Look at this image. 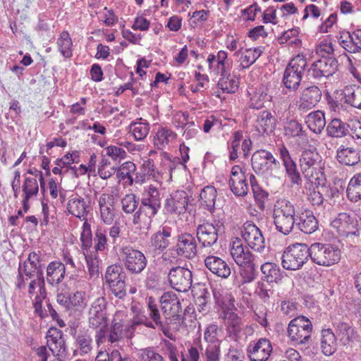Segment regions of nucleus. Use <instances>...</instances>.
I'll use <instances>...</instances> for the list:
<instances>
[{"label":"nucleus","mask_w":361,"mask_h":361,"mask_svg":"<svg viewBox=\"0 0 361 361\" xmlns=\"http://www.w3.org/2000/svg\"><path fill=\"white\" fill-rule=\"evenodd\" d=\"M279 165V161L267 150L259 149L252 154V167L257 174H270Z\"/></svg>","instance_id":"ddd939ff"},{"label":"nucleus","mask_w":361,"mask_h":361,"mask_svg":"<svg viewBox=\"0 0 361 361\" xmlns=\"http://www.w3.org/2000/svg\"><path fill=\"white\" fill-rule=\"evenodd\" d=\"M66 274L65 264L59 261H54L47 268V280L51 285L60 283Z\"/></svg>","instance_id":"f704fd0d"},{"label":"nucleus","mask_w":361,"mask_h":361,"mask_svg":"<svg viewBox=\"0 0 361 361\" xmlns=\"http://www.w3.org/2000/svg\"><path fill=\"white\" fill-rule=\"evenodd\" d=\"M346 192L348 198L353 202H357L361 199V173L350 179Z\"/></svg>","instance_id":"8fccbe9b"},{"label":"nucleus","mask_w":361,"mask_h":361,"mask_svg":"<svg viewBox=\"0 0 361 361\" xmlns=\"http://www.w3.org/2000/svg\"><path fill=\"white\" fill-rule=\"evenodd\" d=\"M331 226L336 229L341 236L348 237L349 235H358L357 224L355 217L349 214L340 213L338 216L332 221Z\"/></svg>","instance_id":"412c9836"},{"label":"nucleus","mask_w":361,"mask_h":361,"mask_svg":"<svg viewBox=\"0 0 361 361\" xmlns=\"http://www.w3.org/2000/svg\"><path fill=\"white\" fill-rule=\"evenodd\" d=\"M340 45L350 53L361 51V28L352 32L343 33L339 38Z\"/></svg>","instance_id":"c756f323"},{"label":"nucleus","mask_w":361,"mask_h":361,"mask_svg":"<svg viewBox=\"0 0 361 361\" xmlns=\"http://www.w3.org/2000/svg\"><path fill=\"white\" fill-rule=\"evenodd\" d=\"M306 66V59L302 55L298 54L290 61L284 71L283 78L286 88L293 90L298 88Z\"/></svg>","instance_id":"6e6552de"},{"label":"nucleus","mask_w":361,"mask_h":361,"mask_svg":"<svg viewBox=\"0 0 361 361\" xmlns=\"http://www.w3.org/2000/svg\"><path fill=\"white\" fill-rule=\"evenodd\" d=\"M164 318L166 322L178 324L180 319H186L188 314H194L195 308L187 307L184 312V317L181 315L182 307L180 300L172 291L164 293L160 298Z\"/></svg>","instance_id":"7ed1b4c3"},{"label":"nucleus","mask_w":361,"mask_h":361,"mask_svg":"<svg viewBox=\"0 0 361 361\" xmlns=\"http://www.w3.org/2000/svg\"><path fill=\"white\" fill-rule=\"evenodd\" d=\"M241 235L254 251L262 252L265 249L264 238L260 229L252 221H246L241 229Z\"/></svg>","instance_id":"4468645a"},{"label":"nucleus","mask_w":361,"mask_h":361,"mask_svg":"<svg viewBox=\"0 0 361 361\" xmlns=\"http://www.w3.org/2000/svg\"><path fill=\"white\" fill-rule=\"evenodd\" d=\"M171 236V228L166 226H163L152 235V245L155 249L163 251L169 245Z\"/></svg>","instance_id":"58836bf2"},{"label":"nucleus","mask_w":361,"mask_h":361,"mask_svg":"<svg viewBox=\"0 0 361 361\" xmlns=\"http://www.w3.org/2000/svg\"><path fill=\"white\" fill-rule=\"evenodd\" d=\"M337 69L338 61L335 58L322 57L312 64L309 72L314 78L319 79L333 75Z\"/></svg>","instance_id":"a211bd4d"},{"label":"nucleus","mask_w":361,"mask_h":361,"mask_svg":"<svg viewBox=\"0 0 361 361\" xmlns=\"http://www.w3.org/2000/svg\"><path fill=\"white\" fill-rule=\"evenodd\" d=\"M136 171V166L132 161H126L121 165L117 169L116 176L122 180L126 179V183L132 185L133 183V178L132 174Z\"/></svg>","instance_id":"603ef678"},{"label":"nucleus","mask_w":361,"mask_h":361,"mask_svg":"<svg viewBox=\"0 0 361 361\" xmlns=\"http://www.w3.org/2000/svg\"><path fill=\"white\" fill-rule=\"evenodd\" d=\"M262 53V51L259 47L246 49L245 54L240 58L242 67L243 68H249L261 56Z\"/></svg>","instance_id":"bf43d9fd"},{"label":"nucleus","mask_w":361,"mask_h":361,"mask_svg":"<svg viewBox=\"0 0 361 361\" xmlns=\"http://www.w3.org/2000/svg\"><path fill=\"white\" fill-rule=\"evenodd\" d=\"M334 328L336 337L342 345H346L354 340L355 337V331L348 323L337 322L335 324Z\"/></svg>","instance_id":"c9c22d12"},{"label":"nucleus","mask_w":361,"mask_h":361,"mask_svg":"<svg viewBox=\"0 0 361 361\" xmlns=\"http://www.w3.org/2000/svg\"><path fill=\"white\" fill-rule=\"evenodd\" d=\"M168 281L174 290L185 293L192 286V273L189 269L184 267H173L169 271Z\"/></svg>","instance_id":"f8f14e48"},{"label":"nucleus","mask_w":361,"mask_h":361,"mask_svg":"<svg viewBox=\"0 0 361 361\" xmlns=\"http://www.w3.org/2000/svg\"><path fill=\"white\" fill-rule=\"evenodd\" d=\"M341 101L343 103L361 110V86L356 84L346 85L342 90Z\"/></svg>","instance_id":"2f4dec72"},{"label":"nucleus","mask_w":361,"mask_h":361,"mask_svg":"<svg viewBox=\"0 0 361 361\" xmlns=\"http://www.w3.org/2000/svg\"><path fill=\"white\" fill-rule=\"evenodd\" d=\"M312 333V322L304 316L295 317L288 324V336L290 341L297 344L309 343Z\"/></svg>","instance_id":"1a4fd4ad"},{"label":"nucleus","mask_w":361,"mask_h":361,"mask_svg":"<svg viewBox=\"0 0 361 361\" xmlns=\"http://www.w3.org/2000/svg\"><path fill=\"white\" fill-rule=\"evenodd\" d=\"M148 315L152 322L147 321V319H144L142 318L135 319L134 320L142 321V323H140V324H144L148 328L154 329L158 328L168 338L171 340L174 339L173 334L169 332L170 323L166 322V319H164V317H162L161 316L158 306L152 298H149L148 300Z\"/></svg>","instance_id":"9b49d317"},{"label":"nucleus","mask_w":361,"mask_h":361,"mask_svg":"<svg viewBox=\"0 0 361 361\" xmlns=\"http://www.w3.org/2000/svg\"><path fill=\"white\" fill-rule=\"evenodd\" d=\"M126 274L123 268L118 264H114L107 267L104 279L106 283L108 284L119 279H126Z\"/></svg>","instance_id":"864d4df0"},{"label":"nucleus","mask_w":361,"mask_h":361,"mask_svg":"<svg viewBox=\"0 0 361 361\" xmlns=\"http://www.w3.org/2000/svg\"><path fill=\"white\" fill-rule=\"evenodd\" d=\"M174 250L179 257L192 259L197 255V247L195 237L189 233L178 235Z\"/></svg>","instance_id":"f3484780"},{"label":"nucleus","mask_w":361,"mask_h":361,"mask_svg":"<svg viewBox=\"0 0 361 361\" xmlns=\"http://www.w3.org/2000/svg\"><path fill=\"white\" fill-rule=\"evenodd\" d=\"M296 214L295 206L290 200H278L273 212L276 229L285 235L290 233L295 226Z\"/></svg>","instance_id":"f03ea898"},{"label":"nucleus","mask_w":361,"mask_h":361,"mask_svg":"<svg viewBox=\"0 0 361 361\" xmlns=\"http://www.w3.org/2000/svg\"><path fill=\"white\" fill-rule=\"evenodd\" d=\"M221 343H207L202 356L205 361H219L221 356Z\"/></svg>","instance_id":"13d9d810"},{"label":"nucleus","mask_w":361,"mask_h":361,"mask_svg":"<svg viewBox=\"0 0 361 361\" xmlns=\"http://www.w3.org/2000/svg\"><path fill=\"white\" fill-rule=\"evenodd\" d=\"M321 348L327 356L333 355L337 350V338L331 329L322 331Z\"/></svg>","instance_id":"e433bc0d"},{"label":"nucleus","mask_w":361,"mask_h":361,"mask_svg":"<svg viewBox=\"0 0 361 361\" xmlns=\"http://www.w3.org/2000/svg\"><path fill=\"white\" fill-rule=\"evenodd\" d=\"M224 319L230 334L238 335L242 329L241 319L233 312H224Z\"/></svg>","instance_id":"49530a36"},{"label":"nucleus","mask_w":361,"mask_h":361,"mask_svg":"<svg viewBox=\"0 0 361 361\" xmlns=\"http://www.w3.org/2000/svg\"><path fill=\"white\" fill-rule=\"evenodd\" d=\"M324 163L320 154L315 150L303 151L300 158V171L304 177L311 181L317 180L324 176Z\"/></svg>","instance_id":"20e7f679"},{"label":"nucleus","mask_w":361,"mask_h":361,"mask_svg":"<svg viewBox=\"0 0 361 361\" xmlns=\"http://www.w3.org/2000/svg\"><path fill=\"white\" fill-rule=\"evenodd\" d=\"M66 208L69 214L81 220H85L90 212V200L87 197H82L77 194L72 195L68 199Z\"/></svg>","instance_id":"5701e85b"},{"label":"nucleus","mask_w":361,"mask_h":361,"mask_svg":"<svg viewBox=\"0 0 361 361\" xmlns=\"http://www.w3.org/2000/svg\"><path fill=\"white\" fill-rule=\"evenodd\" d=\"M336 157L341 164L346 166H354L360 161L359 151L353 147H341Z\"/></svg>","instance_id":"4c0bfd02"},{"label":"nucleus","mask_w":361,"mask_h":361,"mask_svg":"<svg viewBox=\"0 0 361 361\" xmlns=\"http://www.w3.org/2000/svg\"><path fill=\"white\" fill-rule=\"evenodd\" d=\"M163 343L165 346L166 353L169 361H198L200 358L199 350L195 347H191L188 350V354L185 355L183 352L179 353L177 347L173 343L164 339Z\"/></svg>","instance_id":"393cba45"},{"label":"nucleus","mask_w":361,"mask_h":361,"mask_svg":"<svg viewBox=\"0 0 361 361\" xmlns=\"http://www.w3.org/2000/svg\"><path fill=\"white\" fill-rule=\"evenodd\" d=\"M272 352L270 341L261 338L257 341H252L247 348V354L250 361H267Z\"/></svg>","instance_id":"6ab92c4d"},{"label":"nucleus","mask_w":361,"mask_h":361,"mask_svg":"<svg viewBox=\"0 0 361 361\" xmlns=\"http://www.w3.org/2000/svg\"><path fill=\"white\" fill-rule=\"evenodd\" d=\"M138 120L139 121H135L130 124V130L136 140H142L149 133V126L147 121L142 122V118H140Z\"/></svg>","instance_id":"5fc2aeb1"},{"label":"nucleus","mask_w":361,"mask_h":361,"mask_svg":"<svg viewBox=\"0 0 361 361\" xmlns=\"http://www.w3.org/2000/svg\"><path fill=\"white\" fill-rule=\"evenodd\" d=\"M204 265L212 274L222 279H227L231 275L230 267L219 257L207 256L204 259Z\"/></svg>","instance_id":"c85d7f7f"},{"label":"nucleus","mask_w":361,"mask_h":361,"mask_svg":"<svg viewBox=\"0 0 361 361\" xmlns=\"http://www.w3.org/2000/svg\"><path fill=\"white\" fill-rule=\"evenodd\" d=\"M231 255L239 267L247 268V272L243 276V283H250L256 278L257 257L248 249L244 247L242 240L238 238L232 239L230 246Z\"/></svg>","instance_id":"f257e3e1"},{"label":"nucleus","mask_w":361,"mask_h":361,"mask_svg":"<svg viewBox=\"0 0 361 361\" xmlns=\"http://www.w3.org/2000/svg\"><path fill=\"white\" fill-rule=\"evenodd\" d=\"M262 279L269 283H277L282 278V272L278 265L272 262H265L260 267Z\"/></svg>","instance_id":"ea45409f"},{"label":"nucleus","mask_w":361,"mask_h":361,"mask_svg":"<svg viewBox=\"0 0 361 361\" xmlns=\"http://www.w3.org/2000/svg\"><path fill=\"white\" fill-rule=\"evenodd\" d=\"M141 200L161 207V197L159 191L157 187L152 185H149L145 190Z\"/></svg>","instance_id":"0e129e2a"},{"label":"nucleus","mask_w":361,"mask_h":361,"mask_svg":"<svg viewBox=\"0 0 361 361\" xmlns=\"http://www.w3.org/2000/svg\"><path fill=\"white\" fill-rule=\"evenodd\" d=\"M123 316L122 313L116 312L111 322L110 327L108 329L109 343L111 345L118 343L124 338H133L137 326L142 323V321L133 319L130 326H125Z\"/></svg>","instance_id":"423d86ee"},{"label":"nucleus","mask_w":361,"mask_h":361,"mask_svg":"<svg viewBox=\"0 0 361 361\" xmlns=\"http://www.w3.org/2000/svg\"><path fill=\"white\" fill-rule=\"evenodd\" d=\"M220 226L213 224L204 223L197 228V238L202 247H210L214 245L218 240V233Z\"/></svg>","instance_id":"b1692460"},{"label":"nucleus","mask_w":361,"mask_h":361,"mask_svg":"<svg viewBox=\"0 0 361 361\" xmlns=\"http://www.w3.org/2000/svg\"><path fill=\"white\" fill-rule=\"evenodd\" d=\"M94 361H131L128 357H123L118 350H114L111 353L106 351H99Z\"/></svg>","instance_id":"338daca9"},{"label":"nucleus","mask_w":361,"mask_h":361,"mask_svg":"<svg viewBox=\"0 0 361 361\" xmlns=\"http://www.w3.org/2000/svg\"><path fill=\"white\" fill-rule=\"evenodd\" d=\"M239 80L235 75H231L228 72L226 75L221 76L218 82V87L224 92L233 93L238 89Z\"/></svg>","instance_id":"3c124183"},{"label":"nucleus","mask_w":361,"mask_h":361,"mask_svg":"<svg viewBox=\"0 0 361 361\" xmlns=\"http://www.w3.org/2000/svg\"><path fill=\"white\" fill-rule=\"evenodd\" d=\"M207 61L211 73L216 75H220L222 76L226 75L231 68V64H224L221 62L219 63L215 59L214 54H212L208 56Z\"/></svg>","instance_id":"4d7b16f0"},{"label":"nucleus","mask_w":361,"mask_h":361,"mask_svg":"<svg viewBox=\"0 0 361 361\" xmlns=\"http://www.w3.org/2000/svg\"><path fill=\"white\" fill-rule=\"evenodd\" d=\"M349 125L341 119L334 118L327 126L326 130L329 136L333 137H343L348 132Z\"/></svg>","instance_id":"de8ad7c7"},{"label":"nucleus","mask_w":361,"mask_h":361,"mask_svg":"<svg viewBox=\"0 0 361 361\" xmlns=\"http://www.w3.org/2000/svg\"><path fill=\"white\" fill-rule=\"evenodd\" d=\"M139 358L141 361H166L164 357L153 347L141 349L139 353Z\"/></svg>","instance_id":"774afa93"},{"label":"nucleus","mask_w":361,"mask_h":361,"mask_svg":"<svg viewBox=\"0 0 361 361\" xmlns=\"http://www.w3.org/2000/svg\"><path fill=\"white\" fill-rule=\"evenodd\" d=\"M96 252H102L107 248L109 240L107 238V229L102 226H97L92 239Z\"/></svg>","instance_id":"09e8293b"},{"label":"nucleus","mask_w":361,"mask_h":361,"mask_svg":"<svg viewBox=\"0 0 361 361\" xmlns=\"http://www.w3.org/2000/svg\"><path fill=\"white\" fill-rule=\"evenodd\" d=\"M22 191L23 192V208L27 212L30 208V200L37 197L39 192V185L36 178H25L22 185Z\"/></svg>","instance_id":"473e14b6"},{"label":"nucleus","mask_w":361,"mask_h":361,"mask_svg":"<svg viewBox=\"0 0 361 361\" xmlns=\"http://www.w3.org/2000/svg\"><path fill=\"white\" fill-rule=\"evenodd\" d=\"M32 279H37V274L36 270H34V268L27 264L26 263H23V266L20 264L18 267V274L17 276L16 286L19 290H23L25 288V281Z\"/></svg>","instance_id":"37998d69"},{"label":"nucleus","mask_w":361,"mask_h":361,"mask_svg":"<svg viewBox=\"0 0 361 361\" xmlns=\"http://www.w3.org/2000/svg\"><path fill=\"white\" fill-rule=\"evenodd\" d=\"M30 282L28 285V294L30 298H32L36 292V289L38 288V293L36 295H47V290L44 284V277H37V279H30Z\"/></svg>","instance_id":"680f3d73"},{"label":"nucleus","mask_w":361,"mask_h":361,"mask_svg":"<svg viewBox=\"0 0 361 361\" xmlns=\"http://www.w3.org/2000/svg\"><path fill=\"white\" fill-rule=\"evenodd\" d=\"M322 91L316 85L305 88L301 92L296 106L299 111L305 113L314 108L322 98Z\"/></svg>","instance_id":"aec40b11"},{"label":"nucleus","mask_w":361,"mask_h":361,"mask_svg":"<svg viewBox=\"0 0 361 361\" xmlns=\"http://www.w3.org/2000/svg\"><path fill=\"white\" fill-rule=\"evenodd\" d=\"M305 123L310 130L320 133L326 126L324 114L321 111L311 112L306 116Z\"/></svg>","instance_id":"a19ab883"},{"label":"nucleus","mask_w":361,"mask_h":361,"mask_svg":"<svg viewBox=\"0 0 361 361\" xmlns=\"http://www.w3.org/2000/svg\"><path fill=\"white\" fill-rule=\"evenodd\" d=\"M280 159L286 169V172L290 179L293 184L301 185L302 179L299 171L298 170L296 163L292 159L288 149L282 145L279 148Z\"/></svg>","instance_id":"a878e982"},{"label":"nucleus","mask_w":361,"mask_h":361,"mask_svg":"<svg viewBox=\"0 0 361 361\" xmlns=\"http://www.w3.org/2000/svg\"><path fill=\"white\" fill-rule=\"evenodd\" d=\"M106 306L107 302L104 297L97 298L91 304L87 312L88 326L90 329H96L102 325H107Z\"/></svg>","instance_id":"2eb2a0df"},{"label":"nucleus","mask_w":361,"mask_h":361,"mask_svg":"<svg viewBox=\"0 0 361 361\" xmlns=\"http://www.w3.org/2000/svg\"><path fill=\"white\" fill-rule=\"evenodd\" d=\"M59 49L62 55L66 58H69L72 56V40L70 35L67 31H63L57 40Z\"/></svg>","instance_id":"6e6d98bb"},{"label":"nucleus","mask_w":361,"mask_h":361,"mask_svg":"<svg viewBox=\"0 0 361 361\" xmlns=\"http://www.w3.org/2000/svg\"><path fill=\"white\" fill-rule=\"evenodd\" d=\"M295 224L306 234L313 233L318 228V221L310 209L298 212Z\"/></svg>","instance_id":"bb28decb"},{"label":"nucleus","mask_w":361,"mask_h":361,"mask_svg":"<svg viewBox=\"0 0 361 361\" xmlns=\"http://www.w3.org/2000/svg\"><path fill=\"white\" fill-rule=\"evenodd\" d=\"M98 203L102 220L107 225L111 224L116 216L113 196L109 194L103 193L99 197Z\"/></svg>","instance_id":"cd10ccee"},{"label":"nucleus","mask_w":361,"mask_h":361,"mask_svg":"<svg viewBox=\"0 0 361 361\" xmlns=\"http://www.w3.org/2000/svg\"><path fill=\"white\" fill-rule=\"evenodd\" d=\"M308 249L309 257L317 265L330 267L340 261V250L331 245L314 243L308 247Z\"/></svg>","instance_id":"39448f33"},{"label":"nucleus","mask_w":361,"mask_h":361,"mask_svg":"<svg viewBox=\"0 0 361 361\" xmlns=\"http://www.w3.org/2000/svg\"><path fill=\"white\" fill-rule=\"evenodd\" d=\"M75 346L80 355H86L92 350V339L87 331H80L75 337Z\"/></svg>","instance_id":"a18cd8bd"},{"label":"nucleus","mask_w":361,"mask_h":361,"mask_svg":"<svg viewBox=\"0 0 361 361\" xmlns=\"http://www.w3.org/2000/svg\"><path fill=\"white\" fill-rule=\"evenodd\" d=\"M139 204V199L133 193L126 195L121 199L122 210L126 214H132L137 208Z\"/></svg>","instance_id":"e2e57ef3"},{"label":"nucleus","mask_w":361,"mask_h":361,"mask_svg":"<svg viewBox=\"0 0 361 361\" xmlns=\"http://www.w3.org/2000/svg\"><path fill=\"white\" fill-rule=\"evenodd\" d=\"M47 345L55 357H63L66 354V344L61 330L51 327L47 333Z\"/></svg>","instance_id":"4be33fe9"},{"label":"nucleus","mask_w":361,"mask_h":361,"mask_svg":"<svg viewBox=\"0 0 361 361\" xmlns=\"http://www.w3.org/2000/svg\"><path fill=\"white\" fill-rule=\"evenodd\" d=\"M196 310L205 315L210 310L211 294L206 288H201L198 293L194 295Z\"/></svg>","instance_id":"79ce46f5"},{"label":"nucleus","mask_w":361,"mask_h":361,"mask_svg":"<svg viewBox=\"0 0 361 361\" xmlns=\"http://www.w3.org/2000/svg\"><path fill=\"white\" fill-rule=\"evenodd\" d=\"M153 218L137 211L133 218L134 225H137L141 230L149 231L152 226Z\"/></svg>","instance_id":"69168bd1"},{"label":"nucleus","mask_w":361,"mask_h":361,"mask_svg":"<svg viewBox=\"0 0 361 361\" xmlns=\"http://www.w3.org/2000/svg\"><path fill=\"white\" fill-rule=\"evenodd\" d=\"M256 123L259 132L269 135L274 131L277 120L270 111L265 110L259 114Z\"/></svg>","instance_id":"72a5a7b5"},{"label":"nucleus","mask_w":361,"mask_h":361,"mask_svg":"<svg viewBox=\"0 0 361 361\" xmlns=\"http://www.w3.org/2000/svg\"><path fill=\"white\" fill-rule=\"evenodd\" d=\"M284 130L285 135L288 137H302L305 135L302 124L295 119L286 122Z\"/></svg>","instance_id":"052dcab7"},{"label":"nucleus","mask_w":361,"mask_h":361,"mask_svg":"<svg viewBox=\"0 0 361 361\" xmlns=\"http://www.w3.org/2000/svg\"><path fill=\"white\" fill-rule=\"evenodd\" d=\"M217 192L214 186L204 187L200 194V204L211 213L214 210Z\"/></svg>","instance_id":"c03bdc74"},{"label":"nucleus","mask_w":361,"mask_h":361,"mask_svg":"<svg viewBox=\"0 0 361 361\" xmlns=\"http://www.w3.org/2000/svg\"><path fill=\"white\" fill-rule=\"evenodd\" d=\"M177 134L168 127H159L154 136V145L160 150H164L175 142Z\"/></svg>","instance_id":"7c9ffc66"},{"label":"nucleus","mask_w":361,"mask_h":361,"mask_svg":"<svg viewBox=\"0 0 361 361\" xmlns=\"http://www.w3.org/2000/svg\"><path fill=\"white\" fill-rule=\"evenodd\" d=\"M308 250V246L304 243H297L289 246L281 257L283 267L287 270L300 269L309 258Z\"/></svg>","instance_id":"0eeeda50"},{"label":"nucleus","mask_w":361,"mask_h":361,"mask_svg":"<svg viewBox=\"0 0 361 361\" xmlns=\"http://www.w3.org/2000/svg\"><path fill=\"white\" fill-rule=\"evenodd\" d=\"M188 204L186 192L183 190L176 191L165 200L163 212L166 215L179 216L185 212Z\"/></svg>","instance_id":"dca6fc26"},{"label":"nucleus","mask_w":361,"mask_h":361,"mask_svg":"<svg viewBox=\"0 0 361 361\" xmlns=\"http://www.w3.org/2000/svg\"><path fill=\"white\" fill-rule=\"evenodd\" d=\"M121 255L124 267L131 274H140L147 267V261L145 255L130 246L122 247Z\"/></svg>","instance_id":"9d476101"}]
</instances>
